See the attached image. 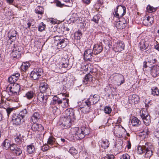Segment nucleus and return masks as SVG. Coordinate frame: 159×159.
I'll list each match as a JSON object with an SVG mask.
<instances>
[{
	"label": "nucleus",
	"instance_id": "f257e3e1",
	"mask_svg": "<svg viewBox=\"0 0 159 159\" xmlns=\"http://www.w3.org/2000/svg\"><path fill=\"white\" fill-rule=\"evenodd\" d=\"M75 118L74 113L72 109H67L65 111L62 120V124L65 128H68L70 127Z\"/></svg>",
	"mask_w": 159,
	"mask_h": 159
},
{
	"label": "nucleus",
	"instance_id": "f03ea898",
	"mask_svg": "<svg viewBox=\"0 0 159 159\" xmlns=\"http://www.w3.org/2000/svg\"><path fill=\"white\" fill-rule=\"evenodd\" d=\"M71 131L78 139H83L85 135H88L89 133V128L84 126L80 128L75 127L71 129Z\"/></svg>",
	"mask_w": 159,
	"mask_h": 159
},
{
	"label": "nucleus",
	"instance_id": "7ed1b4c3",
	"mask_svg": "<svg viewBox=\"0 0 159 159\" xmlns=\"http://www.w3.org/2000/svg\"><path fill=\"white\" fill-rule=\"evenodd\" d=\"M113 84L118 86L124 83L125 79L124 75L121 74L114 73L113 74Z\"/></svg>",
	"mask_w": 159,
	"mask_h": 159
},
{
	"label": "nucleus",
	"instance_id": "20e7f679",
	"mask_svg": "<svg viewBox=\"0 0 159 159\" xmlns=\"http://www.w3.org/2000/svg\"><path fill=\"white\" fill-rule=\"evenodd\" d=\"M78 105H79V109L84 113L87 114L91 110L90 102H89L87 100L85 102H82V103L79 102Z\"/></svg>",
	"mask_w": 159,
	"mask_h": 159
},
{
	"label": "nucleus",
	"instance_id": "39448f33",
	"mask_svg": "<svg viewBox=\"0 0 159 159\" xmlns=\"http://www.w3.org/2000/svg\"><path fill=\"white\" fill-rule=\"evenodd\" d=\"M143 148L145 152V157H150L153 155L154 150V147L150 143H147L143 146Z\"/></svg>",
	"mask_w": 159,
	"mask_h": 159
},
{
	"label": "nucleus",
	"instance_id": "423d86ee",
	"mask_svg": "<svg viewBox=\"0 0 159 159\" xmlns=\"http://www.w3.org/2000/svg\"><path fill=\"white\" fill-rule=\"evenodd\" d=\"M43 73V70L41 68H35L31 72L30 77L33 80H37L40 78Z\"/></svg>",
	"mask_w": 159,
	"mask_h": 159
},
{
	"label": "nucleus",
	"instance_id": "0eeeda50",
	"mask_svg": "<svg viewBox=\"0 0 159 159\" xmlns=\"http://www.w3.org/2000/svg\"><path fill=\"white\" fill-rule=\"evenodd\" d=\"M140 116L144 124L146 126L148 125L151 123V119L150 116L148 112L143 111L140 112Z\"/></svg>",
	"mask_w": 159,
	"mask_h": 159
},
{
	"label": "nucleus",
	"instance_id": "6e6552de",
	"mask_svg": "<svg viewBox=\"0 0 159 159\" xmlns=\"http://www.w3.org/2000/svg\"><path fill=\"white\" fill-rule=\"evenodd\" d=\"M20 47L16 45H13V48L11 52V56L14 58H18L20 57L21 53Z\"/></svg>",
	"mask_w": 159,
	"mask_h": 159
},
{
	"label": "nucleus",
	"instance_id": "1a4fd4ad",
	"mask_svg": "<svg viewBox=\"0 0 159 159\" xmlns=\"http://www.w3.org/2000/svg\"><path fill=\"white\" fill-rule=\"evenodd\" d=\"M8 89L9 90V92H8L9 95H17L20 90V85L15 83L12 86L10 87Z\"/></svg>",
	"mask_w": 159,
	"mask_h": 159
},
{
	"label": "nucleus",
	"instance_id": "9d476101",
	"mask_svg": "<svg viewBox=\"0 0 159 159\" xmlns=\"http://www.w3.org/2000/svg\"><path fill=\"white\" fill-rule=\"evenodd\" d=\"M69 100L66 98H63L60 99V101L58 102L57 104L59 109H63L64 108L68 107L69 106Z\"/></svg>",
	"mask_w": 159,
	"mask_h": 159
},
{
	"label": "nucleus",
	"instance_id": "9b49d317",
	"mask_svg": "<svg viewBox=\"0 0 159 159\" xmlns=\"http://www.w3.org/2000/svg\"><path fill=\"white\" fill-rule=\"evenodd\" d=\"M17 34V31L14 30H11L10 31L8 34L9 39L7 40V42L8 43L11 44L12 42L16 40Z\"/></svg>",
	"mask_w": 159,
	"mask_h": 159
},
{
	"label": "nucleus",
	"instance_id": "f8f14e48",
	"mask_svg": "<svg viewBox=\"0 0 159 159\" xmlns=\"http://www.w3.org/2000/svg\"><path fill=\"white\" fill-rule=\"evenodd\" d=\"M93 52L91 49H86L84 52V58L86 61H91Z\"/></svg>",
	"mask_w": 159,
	"mask_h": 159
},
{
	"label": "nucleus",
	"instance_id": "ddd939ff",
	"mask_svg": "<svg viewBox=\"0 0 159 159\" xmlns=\"http://www.w3.org/2000/svg\"><path fill=\"white\" fill-rule=\"evenodd\" d=\"M100 100V96L97 94H94L93 95H90L89 98L87 99L89 102H90V104L93 105L97 103Z\"/></svg>",
	"mask_w": 159,
	"mask_h": 159
},
{
	"label": "nucleus",
	"instance_id": "4468645a",
	"mask_svg": "<svg viewBox=\"0 0 159 159\" xmlns=\"http://www.w3.org/2000/svg\"><path fill=\"white\" fill-rule=\"evenodd\" d=\"M68 43V41L66 39L62 38L59 42H57L55 45L57 46V48H65Z\"/></svg>",
	"mask_w": 159,
	"mask_h": 159
},
{
	"label": "nucleus",
	"instance_id": "2eb2a0df",
	"mask_svg": "<svg viewBox=\"0 0 159 159\" xmlns=\"http://www.w3.org/2000/svg\"><path fill=\"white\" fill-rule=\"evenodd\" d=\"M125 44L122 42H117L114 46L113 48L116 52H119L122 51L124 48Z\"/></svg>",
	"mask_w": 159,
	"mask_h": 159
},
{
	"label": "nucleus",
	"instance_id": "dca6fc26",
	"mask_svg": "<svg viewBox=\"0 0 159 159\" xmlns=\"http://www.w3.org/2000/svg\"><path fill=\"white\" fill-rule=\"evenodd\" d=\"M103 49V47L102 43H100L94 45L92 51L94 54L95 55L98 54L102 51Z\"/></svg>",
	"mask_w": 159,
	"mask_h": 159
},
{
	"label": "nucleus",
	"instance_id": "f3484780",
	"mask_svg": "<svg viewBox=\"0 0 159 159\" xmlns=\"http://www.w3.org/2000/svg\"><path fill=\"white\" fill-rule=\"evenodd\" d=\"M39 89L41 93L46 92L48 94L49 93L48 92L49 90V88L47 83L44 82H41L39 86Z\"/></svg>",
	"mask_w": 159,
	"mask_h": 159
},
{
	"label": "nucleus",
	"instance_id": "a211bd4d",
	"mask_svg": "<svg viewBox=\"0 0 159 159\" xmlns=\"http://www.w3.org/2000/svg\"><path fill=\"white\" fill-rule=\"evenodd\" d=\"M154 18L153 17L148 16L143 19V23L145 26H150L154 22Z\"/></svg>",
	"mask_w": 159,
	"mask_h": 159
},
{
	"label": "nucleus",
	"instance_id": "6ab92c4d",
	"mask_svg": "<svg viewBox=\"0 0 159 159\" xmlns=\"http://www.w3.org/2000/svg\"><path fill=\"white\" fill-rule=\"evenodd\" d=\"M21 117L18 116V115H16L13 114L12 116V121L13 124L16 125H19L21 122V120L23 121V120L21 119Z\"/></svg>",
	"mask_w": 159,
	"mask_h": 159
},
{
	"label": "nucleus",
	"instance_id": "aec40b11",
	"mask_svg": "<svg viewBox=\"0 0 159 159\" xmlns=\"http://www.w3.org/2000/svg\"><path fill=\"white\" fill-rule=\"evenodd\" d=\"M151 68V74L152 76L155 77L159 75V66L157 65H154L150 67Z\"/></svg>",
	"mask_w": 159,
	"mask_h": 159
},
{
	"label": "nucleus",
	"instance_id": "412c9836",
	"mask_svg": "<svg viewBox=\"0 0 159 159\" xmlns=\"http://www.w3.org/2000/svg\"><path fill=\"white\" fill-rule=\"evenodd\" d=\"M36 95L34 90H30L26 92L23 97L29 100H32Z\"/></svg>",
	"mask_w": 159,
	"mask_h": 159
},
{
	"label": "nucleus",
	"instance_id": "4be33fe9",
	"mask_svg": "<svg viewBox=\"0 0 159 159\" xmlns=\"http://www.w3.org/2000/svg\"><path fill=\"white\" fill-rule=\"evenodd\" d=\"M114 146L116 150L118 151L122 150L123 147V141L120 139H118L116 140Z\"/></svg>",
	"mask_w": 159,
	"mask_h": 159
},
{
	"label": "nucleus",
	"instance_id": "5701e85b",
	"mask_svg": "<svg viewBox=\"0 0 159 159\" xmlns=\"http://www.w3.org/2000/svg\"><path fill=\"white\" fill-rule=\"evenodd\" d=\"M48 97V96L44 95L42 93H39L37 97V99L41 102H43L45 105L47 103Z\"/></svg>",
	"mask_w": 159,
	"mask_h": 159
},
{
	"label": "nucleus",
	"instance_id": "b1692460",
	"mask_svg": "<svg viewBox=\"0 0 159 159\" xmlns=\"http://www.w3.org/2000/svg\"><path fill=\"white\" fill-rule=\"evenodd\" d=\"M44 9L43 7L37 6L35 9L34 11L35 13L39 15L38 18L39 19L42 18L43 14L44 13Z\"/></svg>",
	"mask_w": 159,
	"mask_h": 159
},
{
	"label": "nucleus",
	"instance_id": "393cba45",
	"mask_svg": "<svg viewBox=\"0 0 159 159\" xmlns=\"http://www.w3.org/2000/svg\"><path fill=\"white\" fill-rule=\"evenodd\" d=\"M116 9L118 11V12L120 15V17H122L124 16L126 12V7L125 6L121 5L117 6Z\"/></svg>",
	"mask_w": 159,
	"mask_h": 159
},
{
	"label": "nucleus",
	"instance_id": "a878e982",
	"mask_svg": "<svg viewBox=\"0 0 159 159\" xmlns=\"http://www.w3.org/2000/svg\"><path fill=\"white\" fill-rule=\"evenodd\" d=\"M31 129L35 132L41 131L44 129L43 127L40 124L34 123L32 125Z\"/></svg>",
	"mask_w": 159,
	"mask_h": 159
},
{
	"label": "nucleus",
	"instance_id": "bb28decb",
	"mask_svg": "<svg viewBox=\"0 0 159 159\" xmlns=\"http://www.w3.org/2000/svg\"><path fill=\"white\" fill-rule=\"evenodd\" d=\"M69 59L67 57V56L66 55L62 58L60 64L62 66V67L67 68L69 63Z\"/></svg>",
	"mask_w": 159,
	"mask_h": 159
},
{
	"label": "nucleus",
	"instance_id": "cd10ccee",
	"mask_svg": "<svg viewBox=\"0 0 159 159\" xmlns=\"http://www.w3.org/2000/svg\"><path fill=\"white\" fill-rule=\"evenodd\" d=\"M129 100H131V103L136 104L139 102V98L138 95L134 94L129 97Z\"/></svg>",
	"mask_w": 159,
	"mask_h": 159
},
{
	"label": "nucleus",
	"instance_id": "c85d7f7f",
	"mask_svg": "<svg viewBox=\"0 0 159 159\" xmlns=\"http://www.w3.org/2000/svg\"><path fill=\"white\" fill-rule=\"evenodd\" d=\"M149 46V43L148 42H145L144 40H142L140 42L139 46L141 50L143 51L147 48Z\"/></svg>",
	"mask_w": 159,
	"mask_h": 159
},
{
	"label": "nucleus",
	"instance_id": "c756f323",
	"mask_svg": "<svg viewBox=\"0 0 159 159\" xmlns=\"http://www.w3.org/2000/svg\"><path fill=\"white\" fill-rule=\"evenodd\" d=\"M40 118V115L38 112H35L34 113L31 117L32 121L34 123H35Z\"/></svg>",
	"mask_w": 159,
	"mask_h": 159
},
{
	"label": "nucleus",
	"instance_id": "7c9ffc66",
	"mask_svg": "<svg viewBox=\"0 0 159 159\" xmlns=\"http://www.w3.org/2000/svg\"><path fill=\"white\" fill-rule=\"evenodd\" d=\"M131 123L133 126H138L141 124V122L136 117L133 118L131 120Z\"/></svg>",
	"mask_w": 159,
	"mask_h": 159
},
{
	"label": "nucleus",
	"instance_id": "2f4dec72",
	"mask_svg": "<svg viewBox=\"0 0 159 159\" xmlns=\"http://www.w3.org/2000/svg\"><path fill=\"white\" fill-rule=\"evenodd\" d=\"M124 22H123L120 20L116 21L115 24V26L117 28L123 29L126 25V24L124 23Z\"/></svg>",
	"mask_w": 159,
	"mask_h": 159
},
{
	"label": "nucleus",
	"instance_id": "473e14b6",
	"mask_svg": "<svg viewBox=\"0 0 159 159\" xmlns=\"http://www.w3.org/2000/svg\"><path fill=\"white\" fill-rule=\"evenodd\" d=\"M14 139L15 142L18 144H20L23 141L22 136L20 134H17L16 135L14 136Z\"/></svg>",
	"mask_w": 159,
	"mask_h": 159
},
{
	"label": "nucleus",
	"instance_id": "72a5a7b5",
	"mask_svg": "<svg viewBox=\"0 0 159 159\" xmlns=\"http://www.w3.org/2000/svg\"><path fill=\"white\" fill-rule=\"evenodd\" d=\"M35 148L33 144H31L27 146V151L30 154H31L34 152Z\"/></svg>",
	"mask_w": 159,
	"mask_h": 159
},
{
	"label": "nucleus",
	"instance_id": "f704fd0d",
	"mask_svg": "<svg viewBox=\"0 0 159 159\" xmlns=\"http://www.w3.org/2000/svg\"><path fill=\"white\" fill-rule=\"evenodd\" d=\"M10 145V141L7 139H5L2 143V146L5 149L7 150L9 148Z\"/></svg>",
	"mask_w": 159,
	"mask_h": 159
},
{
	"label": "nucleus",
	"instance_id": "c9c22d12",
	"mask_svg": "<svg viewBox=\"0 0 159 159\" xmlns=\"http://www.w3.org/2000/svg\"><path fill=\"white\" fill-rule=\"evenodd\" d=\"M28 112L26 109H24V110L21 111L18 115L20 117L22 120L26 115Z\"/></svg>",
	"mask_w": 159,
	"mask_h": 159
},
{
	"label": "nucleus",
	"instance_id": "e433bc0d",
	"mask_svg": "<svg viewBox=\"0 0 159 159\" xmlns=\"http://www.w3.org/2000/svg\"><path fill=\"white\" fill-rule=\"evenodd\" d=\"M30 64L28 62H24L21 66V69L25 71L30 66Z\"/></svg>",
	"mask_w": 159,
	"mask_h": 159
},
{
	"label": "nucleus",
	"instance_id": "4c0bfd02",
	"mask_svg": "<svg viewBox=\"0 0 159 159\" xmlns=\"http://www.w3.org/2000/svg\"><path fill=\"white\" fill-rule=\"evenodd\" d=\"M109 143L108 140L106 139L102 141L101 146L104 149H106L109 147Z\"/></svg>",
	"mask_w": 159,
	"mask_h": 159
},
{
	"label": "nucleus",
	"instance_id": "58836bf2",
	"mask_svg": "<svg viewBox=\"0 0 159 159\" xmlns=\"http://www.w3.org/2000/svg\"><path fill=\"white\" fill-rule=\"evenodd\" d=\"M152 94L154 96H158L159 90L157 87H153L152 89Z\"/></svg>",
	"mask_w": 159,
	"mask_h": 159
},
{
	"label": "nucleus",
	"instance_id": "ea45409f",
	"mask_svg": "<svg viewBox=\"0 0 159 159\" xmlns=\"http://www.w3.org/2000/svg\"><path fill=\"white\" fill-rule=\"evenodd\" d=\"M92 76L91 75L88 74L85 76L84 79L83 81L84 82H90L92 80Z\"/></svg>",
	"mask_w": 159,
	"mask_h": 159
},
{
	"label": "nucleus",
	"instance_id": "a19ab883",
	"mask_svg": "<svg viewBox=\"0 0 159 159\" xmlns=\"http://www.w3.org/2000/svg\"><path fill=\"white\" fill-rule=\"evenodd\" d=\"M149 132L148 130V127H146L143 130L142 132L139 134L140 136H142L143 135L144 136V137L145 138L146 136L149 134Z\"/></svg>",
	"mask_w": 159,
	"mask_h": 159
},
{
	"label": "nucleus",
	"instance_id": "79ce46f5",
	"mask_svg": "<svg viewBox=\"0 0 159 159\" xmlns=\"http://www.w3.org/2000/svg\"><path fill=\"white\" fill-rule=\"evenodd\" d=\"M146 9L149 13H152L155 12L157 10V8L148 5L146 7Z\"/></svg>",
	"mask_w": 159,
	"mask_h": 159
},
{
	"label": "nucleus",
	"instance_id": "37998d69",
	"mask_svg": "<svg viewBox=\"0 0 159 159\" xmlns=\"http://www.w3.org/2000/svg\"><path fill=\"white\" fill-rule=\"evenodd\" d=\"M17 80V78L14 76V75H13L9 77L8 79V81L11 84L14 83Z\"/></svg>",
	"mask_w": 159,
	"mask_h": 159
},
{
	"label": "nucleus",
	"instance_id": "c03bdc74",
	"mask_svg": "<svg viewBox=\"0 0 159 159\" xmlns=\"http://www.w3.org/2000/svg\"><path fill=\"white\" fill-rule=\"evenodd\" d=\"M57 143L58 145L63 146L66 144V141L64 139L61 138L58 140Z\"/></svg>",
	"mask_w": 159,
	"mask_h": 159
},
{
	"label": "nucleus",
	"instance_id": "a18cd8bd",
	"mask_svg": "<svg viewBox=\"0 0 159 159\" xmlns=\"http://www.w3.org/2000/svg\"><path fill=\"white\" fill-rule=\"evenodd\" d=\"M79 18V17L77 14L74 13L72 14L70 19L71 21H72L73 22H75L78 20Z\"/></svg>",
	"mask_w": 159,
	"mask_h": 159
},
{
	"label": "nucleus",
	"instance_id": "49530a36",
	"mask_svg": "<svg viewBox=\"0 0 159 159\" xmlns=\"http://www.w3.org/2000/svg\"><path fill=\"white\" fill-rule=\"evenodd\" d=\"M56 139L53 137L50 136L48 139V144L50 145H52L55 143Z\"/></svg>",
	"mask_w": 159,
	"mask_h": 159
},
{
	"label": "nucleus",
	"instance_id": "de8ad7c7",
	"mask_svg": "<svg viewBox=\"0 0 159 159\" xmlns=\"http://www.w3.org/2000/svg\"><path fill=\"white\" fill-rule=\"evenodd\" d=\"M52 112L54 114L56 115H58L60 111L61 110V109L58 108L56 106L52 107Z\"/></svg>",
	"mask_w": 159,
	"mask_h": 159
},
{
	"label": "nucleus",
	"instance_id": "09e8293b",
	"mask_svg": "<svg viewBox=\"0 0 159 159\" xmlns=\"http://www.w3.org/2000/svg\"><path fill=\"white\" fill-rule=\"evenodd\" d=\"M82 36V33L80 31H78L74 33V38L76 39H80Z\"/></svg>",
	"mask_w": 159,
	"mask_h": 159
},
{
	"label": "nucleus",
	"instance_id": "8fccbe9b",
	"mask_svg": "<svg viewBox=\"0 0 159 159\" xmlns=\"http://www.w3.org/2000/svg\"><path fill=\"white\" fill-rule=\"evenodd\" d=\"M46 27V25L43 22L40 23L39 26L38 30L39 31L41 32L45 30Z\"/></svg>",
	"mask_w": 159,
	"mask_h": 159
},
{
	"label": "nucleus",
	"instance_id": "3c124183",
	"mask_svg": "<svg viewBox=\"0 0 159 159\" xmlns=\"http://www.w3.org/2000/svg\"><path fill=\"white\" fill-rule=\"evenodd\" d=\"M138 153L140 154H142L143 153L145 152V150L143 148V146H138L137 148Z\"/></svg>",
	"mask_w": 159,
	"mask_h": 159
},
{
	"label": "nucleus",
	"instance_id": "603ef678",
	"mask_svg": "<svg viewBox=\"0 0 159 159\" xmlns=\"http://www.w3.org/2000/svg\"><path fill=\"white\" fill-rule=\"evenodd\" d=\"M68 152L73 155H75L77 153V151L73 147H71Z\"/></svg>",
	"mask_w": 159,
	"mask_h": 159
},
{
	"label": "nucleus",
	"instance_id": "864d4df0",
	"mask_svg": "<svg viewBox=\"0 0 159 159\" xmlns=\"http://www.w3.org/2000/svg\"><path fill=\"white\" fill-rule=\"evenodd\" d=\"M112 109L109 106H106L104 109V112L107 114H109L111 112Z\"/></svg>",
	"mask_w": 159,
	"mask_h": 159
},
{
	"label": "nucleus",
	"instance_id": "5fc2aeb1",
	"mask_svg": "<svg viewBox=\"0 0 159 159\" xmlns=\"http://www.w3.org/2000/svg\"><path fill=\"white\" fill-rule=\"evenodd\" d=\"M63 38V37L61 36L57 35L54 37L53 39L54 44L56 43L57 42V43L59 42L61 39L62 38Z\"/></svg>",
	"mask_w": 159,
	"mask_h": 159
},
{
	"label": "nucleus",
	"instance_id": "6e6d98bb",
	"mask_svg": "<svg viewBox=\"0 0 159 159\" xmlns=\"http://www.w3.org/2000/svg\"><path fill=\"white\" fill-rule=\"evenodd\" d=\"M99 19L100 16L98 15H96L93 16V18L91 20L97 24L98 23Z\"/></svg>",
	"mask_w": 159,
	"mask_h": 159
},
{
	"label": "nucleus",
	"instance_id": "4d7b16f0",
	"mask_svg": "<svg viewBox=\"0 0 159 159\" xmlns=\"http://www.w3.org/2000/svg\"><path fill=\"white\" fill-rule=\"evenodd\" d=\"M14 153H15L16 155L19 156L22 153V151L20 148L17 147L15 149Z\"/></svg>",
	"mask_w": 159,
	"mask_h": 159
},
{
	"label": "nucleus",
	"instance_id": "13d9d810",
	"mask_svg": "<svg viewBox=\"0 0 159 159\" xmlns=\"http://www.w3.org/2000/svg\"><path fill=\"white\" fill-rule=\"evenodd\" d=\"M130 156L128 154L126 153L121 155L120 159H130Z\"/></svg>",
	"mask_w": 159,
	"mask_h": 159
},
{
	"label": "nucleus",
	"instance_id": "bf43d9fd",
	"mask_svg": "<svg viewBox=\"0 0 159 159\" xmlns=\"http://www.w3.org/2000/svg\"><path fill=\"white\" fill-rule=\"evenodd\" d=\"M0 107L4 109H6L7 107L6 102L2 100L0 103Z\"/></svg>",
	"mask_w": 159,
	"mask_h": 159
},
{
	"label": "nucleus",
	"instance_id": "052dcab7",
	"mask_svg": "<svg viewBox=\"0 0 159 159\" xmlns=\"http://www.w3.org/2000/svg\"><path fill=\"white\" fill-rule=\"evenodd\" d=\"M114 156L113 155H107L104 157L102 158V159H114Z\"/></svg>",
	"mask_w": 159,
	"mask_h": 159
},
{
	"label": "nucleus",
	"instance_id": "680f3d73",
	"mask_svg": "<svg viewBox=\"0 0 159 159\" xmlns=\"http://www.w3.org/2000/svg\"><path fill=\"white\" fill-rule=\"evenodd\" d=\"M17 148L16 145L14 144H11L9 148H10L11 150L13 152H14V151Z\"/></svg>",
	"mask_w": 159,
	"mask_h": 159
},
{
	"label": "nucleus",
	"instance_id": "e2e57ef3",
	"mask_svg": "<svg viewBox=\"0 0 159 159\" xmlns=\"http://www.w3.org/2000/svg\"><path fill=\"white\" fill-rule=\"evenodd\" d=\"M14 110L13 108H8L7 107L6 109V111L7 113V115L8 117L9 116L10 114Z\"/></svg>",
	"mask_w": 159,
	"mask_h": 159
},
{
	"label": "nucleus",
	"instance_id": "0e129e2a",
	"mask_svg": "<svg viewBox=\"0 0 159 159\" xmlns=\"http://www.w3.org/2000/svg\"><path fill=\"white\" fill-rule=\"evenodd\" d=\"M50 147L49 146H48V145H45L44 146H43L42 147V150L44 151H46L48 150L49 148Z\"/></svg>",
	"mask_w": 159,
	"mask_h": 159
},
{
	"label": "nucleus",
	"instance_id": "69168bd1",
	"mask_svg": "<svg viewBox=\"0 0 159 159\" xmlns=\"http://www.w3.org/2000/svg\"><path fill=\"white\" fill-rule=\"evenodd\" d=\"M60 99L56 96H54L52 98V100L57 102V104H58V102L60 101Z\"/></svg>",
	"mask_w": 159,
	"mask_h": 159
},
{
	"label": "nucleus",
	"instance_id": "338daca9",
	"mask_svg": "<svg viewBox=\"0 0 159 159\" xmlns=\"http://www.w3.org/2000/svg\"><path fill=\"white\" fill-rule=\"evenodd\" d=\"M114 14L115 17L118 19L120 17V15L118 12V11H117L116 10L115 11V14L114 13Z\"/></svg>",
	"mask_w": 159,
	"mask_h": 159
},
{
	"label": "nucleus",
	"instance_id": "774afa93",
	"mask_svg": "<svg viewBox=\"0 0 159 159\" xmlns=\"http://www.w3.org/2000/svg\"><path fill=\"white\" fill-rule=\"evenodd\" d=\"M155 134L156 137L159 138V127L157 129Z\"/></svg>",
	"mask_w": 159,
	"mask_h": 159
}]
</instances>
